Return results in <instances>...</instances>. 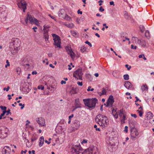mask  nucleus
Masks as SVG:
<instances>
[{"label": "nucleus", "mask_w": 154, "mask_h": 154, "mask_svg": "<svg viewBox=\"0 0 154 154\" xmlns=\"http://www.w3.org/2000/svg\"><path fill=\"white\" fill-rule=\"evenodd\" d=\"M94 149L93 146L90 147L84 150L81 146L80 144L73 145L70 148L69 152L72 153H76V154H79L82 153V154L86 153H90L91 151H93ZM91 153H92L91 152Z\"/></svg>", "instance_id": "obj_1"}, {"label": "nucleus", "mask_w": 154, "mask_h": 154, "mask_svg": "<svg viewBox=\"0 0 154 154\" xmlns=\"http://www.w3.org/2000/svg\"><path fill=\"white\" fill-rule=\"evenodd\" d=\"M21 42L17 38H13L10 43V50L11 53L14 54L18 51V48L20 46Z\"/></svg>", "instance_id": "obj_2"}, {"label": "nucleus", "mask_w": 154, "mask_h": 154, "mask_svg": "<svg viewBox=\"0 0 154 154\" xmlns=\"http://www.w3.org/2000/svg\"><path fill=\"white\" fill-rule=\"evenodd\" d=\"M95 119V122L103 128L107 126L109 121L106 116L99 114L96 116Z\"/></svg>", "instance_id": "obj_3"}, {"label": "nucleus", "mask_w": 154, "mask_h": 154, "mask_svg": "<svg viewBox=\"0 0 154 154\" xmlns=\"http://www.w3.org/2000/svg\"><path fill=\"white\" fill-rule=\"evenodd\" d=\"M83 101L85 106L88 107L90 110L94 109L96 106V103L98 102L96 98L83 99Z\"/></svg>", "instance_id": "obj_4"}, {"label": "nucleus", "mask_w": 154, "mask_h": 154, "mask_svg": "<svg viewBox=\"0 0 154 154\" xmlns=\"http://www.w3.org/2000/svg\"><path fill=\"white\" fill-rule=\"evenodd\" d=\"M52 36L54 38V45L57 47L61 48V40L60 37L55 34H52Z\"/></svg>", "instance_id": "obj_5"}, {"label": "nucleus", "mask_w": 154, "mask_h": 154, "mask_svg": "<svg viewBox=\"0 0 154 154\" xmlns=\"http://www.w3.org/2000/svg\"><path fill=\"white\" fill-rule=\"evenodd\" d=\"M83 73L82 72V70L81 69H79L74 72L73 73V76L77 79L82 80V75Z\"/></svg>", "instance_id": "obj_6"}, {"label": "nucleus", "mask_w": 154, "mask_h": 154, "mask_svg": "<svg viewBox=\"0 0 154 154\" xmlns=\"http://www.w3.org/2000/svg\"><path fill=\"white\" fill-rule=\"evenodd\" d=\"M139 135V133L136 128L134 127L132 128L131 129V138L133 140H136L137 137Z\"/></svg>", "instance_id": "obj_7"}, {"label": "nucleus", "mask_w": 154, "mask_h": 154, "mask_svg": "<svg viewBox=\"0 0 154 154\" xmlns=\"http://www.w3.org/2000/svg\"><path fill=\"white\" fill-rule=\"evenodd\" d=\"M114 102L113 96L112 95H110L107 100L106 107H108L110 105L111 107H112Z\"/></svg>", "instance_id": "obj_8"}, {"label": "nucleus", "mask_w": 154, "mask_h": 154, "mask_svg": "<svg viewBox=\"0 0 154 154\" xmlns=\"http://www.w3.org/2000/svg\"><path fill=\"white\" fill-rule=\"evenodd\" d=\"M72 107L74 108L72 111H75L76 109L82 107L81 104L79 102V99L77 98L75 99L74 103V106Z\"/></svg>", "instance_id": "obj_9"}, {"label": "nucleus", "mask_w": 154, "mask_h": 154, "mask_svg": "<svg viewBox=\"0 0 154 154\" xmlns=\"http://www.w3.org/2000/svg\"><path fill=\"white\" fill-rule=\"evenodd\" d=\"M106 143L109 145L113 146L115 145V142L114 138L113 137H109L106 140Z\"/></svg>", "instance_id": "obj_10"}, {"label": "nucleus", "mask_w": 154, "mask_h": 154, "mask_svg": "<svg viewBox=\"0 0 154 154\" xmlns=\"http://www.w3.org/2000/svg\"><path fill=\"white\" fill-rule=\"evenodd\" d=\"M36 120L40 126H43L45 125V120L42 118H37Z\"/></svg>", "instance_id": "obj_11"}, {"label": "nucleus", "mask_w": 154, "mask_h": 154, "mask_svg": "<svg viewBox=\"0 0 154 154\" xmlns=\"http://www.w3.org/2000/svg\"><path fill=\"white\" fill-rule=\"evenodd\" d=\"M65 49L68 54H69L71 57H73L75 54L70 47L66 46L65 47Z\"/></svg>", "instance_id": "obj_12"}, {"label": "nucleus", "mask_w": 154, "mask_h": 154, "mask_svg": "<svg viewBox=\"0 0 154 154\" xmlns=\"http://www.w3.org/2000/svg\"><path fill=\"white\" fill-rule=\"evenodd\" d=\"M11 152V149L8 146H5L2 150V153L4 154H6L7 153L10 154Z\"/></svg>", "instance_id": "obj_13"}, {"label": "nucleus", "mask_w": 154, "mask_h": 154, "mask_svg": "<svg viewBox=\"0 0 154 154\" xmlns=\"http://www.w3.org/2000/svg\"><path fill=\"white\" fill-rule=\"evenodd\" d=\"M124 86L128 89H131L132 87V85L131 83L129 81L125 82V83Z\"/></svg>", "instance_id": "obj_14"}, {"label": "nucleus", "mask_w": 154, "mask_h": 154, "mask_svg": "<svg viewBox=\"0 0 154 154\" xmlns=\"http://www.w3.org/2000/svg\"><path fill=\"white\" fill-rule=\"evenodd\" d=\"M17 5L19 8H22L23 12H25V10L26 9V5L20 2L18 3Z\"/></svg>", "instance_id": "obj_15"}, {"label": "nucleus", "mask_w": 154, "mask_h": 154, "mask_svg": "<svg viewBox=\"0 0 154 154\" xmlns=\"http://www.w3.org/2000/svg\"><path fill=\"white\" fill-rule=\"evenodd\" d=\"M112 74L114 77L118 78L119 77V72L118 70H115L113 71Z\"/></svg>", "instance_id": "obj_16"}, {"label": "nucleus", "mask_w": 154, "mask_h": 154, "mask_svg": "<svg viewBox=\"0 0 154 154\" xmlns=\"http://www.w3.org/2000/svg\"><path fill=\"white\" fill-rule=\"evenodd\" d=\"M40 142L39 143V146L41 147L44 143V139L43 136L39 138Z\"/></svg>", "instance_id": "obj_17"}, {"label": "nucleus", "mask_w": 154, "mask_h": 154, "mask_svg": "<svg viewBox=\"0 0 154 154\" xmlns=\"http://www.w3.org/2000/svg\"><path fill=\"white\" fill-rule=\"evenodd\" d=\"M153 114L150 112H148L146 114V116L148 119H152L153 117Z\"/></svg>", "instance_id": "obj_18"}, {"label": "nucleus", "mask_w": 154, "mask_h": 154, "mask_svg": "<svg viewBox=\"0 0 154 154\" xmlns=\"http://www.w3.org/2000/svg\"><path fill=\"white\" fill-rule=\"evenodd\" d=\"M112 111L113 116L115 118L117 119L118 118V114H117L116 110H115L113 108H112Z\"/></svg>", "instance_id": "obj_19"}, {"label": "nucleus", "mask_w": 154, "mask_h": 154, "mask_svg": "<svg viewBox=\"0 0 154 154\" xmlns=\"http://www.w3.org/2000/svg\"><path fill=\"white\" fill-rule=\"evenodd\" d=\"M125 111L123 109H122L119 110L118 112V114L119 116L121 118H122V116H123L124 115Z\"/></svg>", "instance_id": "obj_20"}, {"label": "nucleus", "mask_w": 154, "mask_h": 154, "mask_svg": "<svg viewBox=\"0 0 154 154\" xmlns=\"http://www.w3.org/2000/svg\"><path fill=\"white\" fill-rule=\"evenodd\" d=\"M138 42H140V45L143 47H145L146 45V42L145 41L143 40L141 41L140 40H138Z\"/></svg>", "instance_id": "obj_21"}, {"label": "nucleus", "mask_w": 154, "mask_h": 154, "mask_svg": "<svg viewBox=\"0 0 154 154\" xmlns=\"http://www.w3.org/2000/svg\"><path fill=\"white\" fill-rule=\"evenodd\" d=\"M78 89L76 88L73 87L71 90V94H76L77 93Z\"/></svg>", "instance_id": "obj_22"}, {"label": "nucleus", "mask_w": 154, "mask_h": 154, "mask_svg": "<svg viewBox=\"0 0 154 154\" xmlns=\"http://www.w3.org/2000/svg\"><path fill=\"white\" fill-rule=\"evenodd\" d=\"M141 89L142 91H147L148 89V87L146 84L143 85L141 86Z\"/></svg>", "instance_id": "obj_23"}, {"label": "nucleus", "mask_w": 154, "mask_h": 154, "mask_svg": "<svg viewBox=\"0 0 154 154\" xmlns=\"http://www.w3.org/2000/svg\"><path fill=\"white\" fill-rule=\"evenodd\" d=\"M21 63L23 65H25V63L28 62L27 59L26 58H22L21 60Z\"/></svg>", "instance_id": "obj_24"}, {"label": "nucleus", "mask_w": 154, "mask_h": 154, "mask_svg": "<svg viewBox=\"0 0 154 154\" xmlns=\"http://www.w3.org/2000/svg\"><path fill=\"white\" fill-rule=\"evenodd\" d=\"M72 35L75 37H77L78 36V33L74 31H71Z\"/></svg>", "instance_id": "obj_25"}, {"label": "nucleus", "mask_w": 154, "mask_h": 154, "mask_svg": "<svg viewBox=\"0 0 154 154\" xmlns=\"http://www.w3.org/2000/svg\"><path fill=\"white\" fill-rule=\"evenodd\" d=\"M94 147V149L93 150V151H91V152H92V153L90 152V153H87L88 154H92L93 153H94V154H96L97 153V152H96V151L97 150V149L96 147H95L94 146H92ZM97 152H98V151H97Z\"/></svg>", "instance_id": "obj_26"}, {"label": "nucleus", "mask_w": 154, "mask_h": 154, "mask_svg": "<svg viewBox=\"0 0 154 154\" xmlns=\"http://www.w3.org/2000/svg\"><path fill=\"white\" fill-rule=\"evenodd\" d=\"M65 26L70 28H72L74 27V25L72 23L66 24H65Z\"/></svg>", "instance_id": "obj_27"}, {"label": "nucleus", "mask_w": 154, "mask_h": 154, "mask_svg": "<svg viewBox=\"0 0 154 154\" xmlns=\"http://www.w3.org/2000/svg\"><path fill=\"white\" fill-rule=\"evenodd\" d=\"M86 48L84 46H82L81 47V49H80V51L81 52L84 53L86 51Z\"/></svg>", "instance_id": "obj_28"}, {"label": "nucleus", "mask_w": 154, "mask_h": 154, "mask_svg": "<svg viewBox=\"0 0 154 154\" xmlns=\"http://www.w3.org/2000/svg\"><path fill=\"white\" fill-rule=\"evenodd\" d=\"M124 79L125 80H128L129 79V76L128 74L124 75L123 76Z\"/></svg>", "instance_id": "obj_29"}, {"label": "nucleus", "mask_w": 154, "mask_h": 154, "mask_svg": "<svg viewBox=\"0 0 154 154\" xmlns=\"http://www.w3.org/2000/svg\"><path fill=\"white\" fill-rule=\"evenodd\" d=\"M16 71L17 73L19 75L20 73L21 72V69L19 67H17L16 69Z\"/></svg>", "instance_id": "obj_30"}, {"label": "nucleus", "mask_w": 154, "mask_h": 154, "mask_svg": "<svg viewBox=\"0 0 154 154\" xmlns=\"http://www.w3.org/2000/svg\"><path fill=\"white\" fill-rule=\"evenodd\" d=\"M34 17H32L31 16H29V20L31 23L34 22Z\"/></svg>", "instance_id": "obj_31"}, {"label": "nucleus", "mask_w": 154, "mask_h": 154, "mask_svg": "<svg viewBox=\"0 0 154 154\" xmlns=\"http://www.w3.org/2000/svg\"><path fill=\"white\" fill-rule=\"evenodd\" d=\"M44 37H45V41H48V38H49V35H48V34H44Z\"/></svg>", "instance_id": "obj_32"}, {"label": "nucleus", "mask_w": 154, "mask_h": 154, "mask_svg": "<svg viewBox=\"0 0 154 154\" xmlns=\"http://www.w3.org/2000/svg\"><path fill=\"white\" fill-rule=\"evenodd\" d=\"M145 36L146 37H149L150 36V34L148 30H146L145 32Z\"/></svg>", "instance_id": "obj_33"}, {"label": "nucleus", "mask_w": 154, "mask_h": 154, "mask_svg": "<svg viewBox=\"0 0 154 154\" xmlns=\"http://www.w3.org/2000/svg\"><path fill=\"white\" fill-rule=\"evenodd\" d=\"M64 18L65 19L69 21L71 19L70 17L67 14H65Z\"/></svg>", "instance_id": "obj_34"}, {"label": "nucleus", "mask_w": 154, "mask_h": 154, "mask_svg": "<svg viewBox=\"0 0 154 154\" xmlns=\"http://www.w3.org/2000/svg\"><path fill=\"white\" fill-rule=\"evenodd\" d=\"M38 88L39 89L43 90L44 88V87L43 85H40L38 87Z\"/></svg>", "instance_id": "obj_35"}, {"label": "nucleus", "mask_w": 154, "mask_h": 154, "mask_svg": "<svg viewBox=\"0 0 154 154\" xmlns=\"http://www.w3.org/2000/svg\"><path fill=\"white\" fill-rule=\"evenodd\" d=\"M29 20V15L28 14L27 15L26 18L25 20V22L26 24H27Z\"/></svg>", "instance_id": "obj_36"}, {"label": "nucleus", "mask_w": 154, "mask_h": 154, "mask_svg": "<svg viewBox=\"0 0 154 154\" xmlns=\"http://www.w3.org/2000/svg\"><path fill=\"white\" fill-rule=\"evenodd\" d=\"M102 92V95H105L106 94V90L104 88H103Z\"/></svg>", "instance_id": "obj_37"}, {"label": "nucleus", "mask_w": 154, "mask_h": 154, "mask_svg": "<svg viewBox=\"0 0 154 154\" xmlns=\"http://www.w3.org/2000/svg\"><path fill=\"white\" fill-rule=\"evenodd\" d=\"M126 117L125 115H124L123 116H122V118H121L122 119L121 120V122H124V121L125 120Z\"/></svg>", "instance_id": "obj_38"}, {"label": "nucleus", "mask_w": 154, "mask_h": 154, "mask_svg": "<svg viewBox=\"0 0 154 154\" xmlns=\"http://www.w3.org/2000/svg\"><path fill=\"white\" fill-rule=\"evenodd\" d=\"M37 139V138L34 135H33L32 137L31 138V141H33L36 140Z\"/></svg>", "instance_id": "obj_39"}, {"label": "nucleus", "mask_w": 154, "mask_h": 154, "mask_svg": "<svg viewBox=\"0 0 154 154\" xmlns=\"http://www.w3.org/2000/svg\"><path fill=\"white\" fill-rule=\"evenodd\" d=\"M63 13H62L61 11H59V14H58L59 16L60 17H62V18H63L64 17H63Z\"/></svg>", "instance_id": "obj_40"}, {"label": "nucleus", "mask_w": 154, "mask_h": 154, "mask_svg": "<svg viewBox=\"0 0 154 154\" xmlns=\"http://www.w3.org/2000/svg\"><path fill=\"white\" fill-rule=\"evenodd\" d=\"M0 108L2 110H3L4 111H6V107L5 106H0Z\"/></svg>", "instance_id": "obj_41"}, {"label": "nucleus", "mask_w": 154, "mask_h": 154, "mask_svg": "<svg viewBox=\"0 0 154 154\" xmlns=\"http://www.w3.org/2000/svg\"><path fill=\"white\" fill-rule=\"evenodd\" d=\"M85 43L86 44H87L90 47H91L92 46V45L91 43L89 42L88 41H86L85 42Z\"/></svg>", "instance_id": "obj_42"}, {"label": "nucleus", "mask_w": 154, "mask_h": 154, "mask_svg": "<svg viewBox=\"0 0 154 154\" xmlns=\"http://www.w3.org/2000/svg\"><path fill=\"white\" fill-rule=\"evenodd\" d=\"M7 64L5 65V67L6 68L8 66H10V63L9 62L8 60H7L6 61Z\"/></svg>", "instance_id": "obj_43"}, {"label": "nucleus", "mask_w": 154, "mask_h": 154, "mask_svg": "<svg viewBox=\"0 0 154 154\" xmlns=\"http://www.w3.org/2000/svg\"><path fill=\"white\" fill-rule=\"evenodd\" d=\"M137 112L139 113V116L140 117L142 116L143 114V112L142 111L138 110H137Z\"/></svg>", "instance_id": "obj_44"}, {"label": "nucleus", "mask_w": 154, "mask_h": 154, "mask_svg": "<svg viewBox=\"0 0 154 154\" xmlns=\"http://www.w3.org/2000/svg\"><path fill=\"white\" fill-rule=\"evenodd\" d=\"M124 15L126 18L128 19L129 17V16L127 12L125 11L124 14Z\"/></svg>", "instance_id": "obj_45"}, {"label": "nucleus", "mask_w": 154, "mask_h": 154, "mask_svg": "<svg viewBox=\"0 0 154 154\" xmlns=\"http://www.w3.org/2000/svg\"><path fill=\"white\" fill-rule=\"evenodd\" d=\"M19 105L20 106H21L20 108L21 109H23L24 108L25 106L24 104H22V103H19Z\"/></svg>", "instance_id": "obj_46"}, {"label": "nucleus", "mask_w": 154, "mask_h": 154, "mask_svg": "<svg viewBox=\"0 0 154 154\" xmlns=\"http://www.w3.org/2000/svg\"><path fill=\"white\" fill-rule=\"evenodd\" d=\"M91 87L90 86L88 87V89H87V91H93L94 90V88H91Z\"/></svg>", "instance_id": "obj_47"}, {"label": "nucleus", "mask_w": 154, "mask_h": 154, "mask_svg": "<svg viewBox=\"0 0 154 154\" xmlns=\"http://www.w3.org/2000/svg\"><path fill=\"white\" fill-rule=\"evenodd\" d=\"M97 125H94V128H96L95 129H96V131H100V129L99 128H97Z\"/></svg>", "instance_id": "obj_48"}, {"label": "nucleus", "mask_w": 154, "mask_h": 154, "mask_svg": "<svg viewBox=\"0 0 154 154\" xmlns=\"http://www.w3.org/2000/svg\"><path fill=\"white\" fill-rule=\"evenodd\" d=\"M10 111L11 110L9 109H8V110L7 111L6 110V113L7 112V113L6 114V115L7 116H8L9 114H11V113L10 112Z\"/></svg>", "instance_id": "obj_49"}, {"label": "nucleus", "mask_w": 154, "mask_h": 154, "mask_svg": "<svg viewBox=\"0 0 154 154\" xmlns=\"http://www.w3.org/2000/svg\"><path fill=\"white\" fill-rule=\"evenodd\" d=\"M10 88V87L9 86H8L7 87V88H3V90L4 91L6 90L7 91H8L9 90V89Z\"/></svg>", "instance_id": "obj_50"}, {"label": "nucleus", "mask_w": 154, "mask_h": 154, "mask_svg": "<svg viewBox=\"0 0 154 154\" xmlns=\"http://www.w3.org/2000/svg\"><path fill=\"white\" fill-rule=\"evenodd\" d=\"M38 23V20L36 18H34V22H33V23H34L35 24H37V23Z\"/></svg>", "instance_id": "obj_51"}, {"label": "nucleus", "mask_w": 154, "mask_h": 154, "mask_svg": "<svg viewBox=\"0 0 154 154\" xmlns=\"http://www.w3.org/2000/svg\"><path fill=\"white\" fill-rule=\"evenodd\" d=\"M99 11H100L103 12L104 11V9L103 8L102 6H100L99 8Z\"/></svg>", "instance_id": "obj_52"}, {"label": "nucleus", "mask_w": 154, "mask_h": 154, "mask_svg": "<svg viewBox=\"0 0 154 154\" xmlns=\"http://www.w3.org/2000/svg\"><path fill=\"white\" fill-rule=\"evenodd\" d=\"M125 67L127 68L128 70H129L131 68V66H129V65L128 64H126L125 66Z\"/></svg>", "instance_id": "obj_53"}, {"label": "nucleus", "mask_w": 154, "mask_h": 154, "mask_svg": "<svg viewBox=\"0 0 154 154\" xmlns=\"http://www.w3.org/2000/svg\"><path fill=\"white\" fill-rule=\"evenodd\" d=\"M128 127L127 126H125V129L124 130V131L126 133L128 132Z\"/></svg>", "instance_id": "obj_54"}, {"label": "nucleus", "mask_w": 154, "mask_h": 154, "mask_svg": "<svg viewBox=\"0 0 154 154\" xmlns=\"http://www.w3.org/2000/svg\"><path fill=\"white\" fill-rule=\"evenodd\" d=\"M137 39V37H133L132 38V40L133 41V42H134V41H135V42H136L135 39Z\"/></svg>", "instance_id": "obj_55"}, {"label": "nucleus", "mask_w": 154, "mask_h": 154, "mask_svg": "<svg viewBox=\"0 0 154 154\" xmlns=\"http://www.w3.org/2000/svg\"><path fill=\"white\" fill-rule=\"evenodd\" d=\"M20 2L27 5V4L24 0H21Z\"/></svg>", "instance_id": "obj_56"}, {"label": "nucleus", "mask_w": 154, "mask_h": 154, "mask_svg": "<svg viewBox=\"0 0 154 154\" xmlns=\"http://www.w3.org/2000/svg\"><path fill=\"white\" fill-rule=\"evenodd\" d=\"M44 29H47L50 27V26L48 25H44L43 26Z\"/></svg>", "instance_id": "obj_57"}, {"label": "nucleus", "mask_w": 154, "mask_h": 154, "mask_svg": "<svg viewBox=\"0 0 154 154\" xmlns=\"http://www.w3.org/2000/svg\"><path fill=\"white\" fill-rule=\"evenodd\" d=\"M27 152V150L26 149L24 150H22L21 152V154H23L24 153H26Z\"/></svg>", "instance_id": "obj_58"}, {"label": "nucleus", "mask_w": 154, "mask_h": 154, "mask_svg": "<svg viewBox=\"0 0 154 154\" xmlns=\"http://www.w3.org/2000/svg\"><path fill=\"white\" fill-rule=\"evenodd\" d=\"M77 84L80 86L82 85V82H80L79 81L77 82Z\"/></svg>", "instance_id": "obj_59"}, {"label": "nucleus", "mask_w": 154, "mask_h": 154, "mask_svg": "<svg viewBox=\"0 0 154 154\" xmlns=\"http://www.w3.org/2000/svg\"><path fill=\"white\" fill-rule=\"evenodd\" d=\"M87 142V140L85 139H83L82 141L81 142V143L83 144L84 143H86Z\"/></svg>", "instance_id": "obj_60"}, {"label": "nucleus", "mask_w": 154, "mask_h": 154, "mask_svg": "<svg viewBox=\"0 0 154 154\" xmlns=\"http://www.w3.org/2000/svg\"><path fill=\"white\" fill-rule=\"evenodd\" d=\"M44 32V34H48V30H47V29H43Z\"/></svg>", "instance_id": "obj_61"}, {"label": "nucleus", "mask_w": 154, "mask_h": 154, "mask_svg": "<svg viewBox=\"0 0 154 154\" xmlns=\"http://www.w3.org/2000/svg\"><path fill=\"white\" fill-rule=\"evenodd\" d=\"M137 46H134L133 45H131V48L134 49H136L137 48Z\"/></svg>", "instance_id": "obj_62"}, {"label": "nucleus", "mask_w": 154, "mask_h": 154, "mask_svg": "<svg viewBox=\"0 0 154 154\" xmlns=\"http://www.w3.org/2000/svg\"><path fill=\"white\" fill-rule=\"evenodd\" d=\"M131 116L132 117H134L135 118H136L137 117V115L135 114H131Z\"/></svg>", "instance_id": "obj_63"}, {"label": "nucleus", "mask_w": 154, "mask_h": 154, "mask_svg": "<svg viewBox=\"0 0 154 154\" xmlns=\"http://www.w3.org/2000/svg\"><path fill=\"white\" fill-rule=\"evenodd\" d=\"M73 116H74V115L73 114H72L71 115L69 116V119L71 120V118H72L73 117Z\"/></svg>", "instance_id": "obj_64"}]
</instances>
